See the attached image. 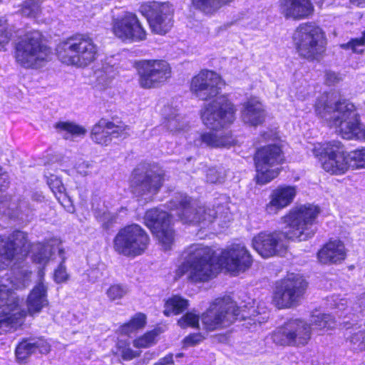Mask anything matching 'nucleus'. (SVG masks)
<instances>
[{
    "instance_id": "nucleus-2",
    "label": "nucleus",
    "mask_w": 365,
    "mask_h": 365,
    "mask_svg": "<svg viewBox=\"0 0 365 365\" xmlns=\"http://www.w3.org/2000/svg\"><path fill=\"white\" fill-rule=\"evenodd\" d=\"M235 108L226 96H220L212 101L205 103L201 109V118L210 131L199 134L194 140L196 146L212 148L230 146L234 139L228 133L220 130L235 119Z\"/></svg>"
},
{
    "instance_id": "nucleus-23",
    "label": "nucleus",
    "mask_w": 365,
    "mask_h": 365,
    "mask_svg": "<svg viewBox=\"0 0 365 365\" xmlns=\"http://www.w3.org/2000/svg\"><path fill=\"white\" fill-rule=\"evenodd\" d=\"M220 261L230 272H244L252 262L248 250L241 245H234L230 249L224 250L221 254Z\"/></svg>"
},
{
    "instance_id": "nucleus-17",
    "label": "nucleus",
    "mask_w": 365,
    "mask_h": 365,
    "mask_svg": "<svg viewBox=\"0 0 365 365\" xmlns=\"http://www.w3.org/2000/svg\"><path fill=\"white\" fill-rule=\"evenodd\" d=\"M171 203L178 210V215L183 223L197 224L204 221L211 222L217 215L213 207L200 205L183 194H178Z\"/></svg>"
},
{
    "instance_id": "nucleus-35",
    "label": "nucleus",
    "mask_w": 365,
    "mask_h": 365,
    "mask_svg": "<svg viewBox=\"0 0 365 365\" xmlns=\"http://www.w3.org/2000/svg\"><path fill=\"white\" fill-rule=\"evenodd\" d=\"M187 307L188 301L187 299L175 295L167 300L163 313L167 317L171 314H178L185 311Z\"/></svg>"
},
{
    "instance_id": "nucleus-57",
    "label": "nucleus",
    "mask_w": 365,
    "mask_h": 365,
    "mask_svg": "<svg viewBox=\"0 0 365 365\" xmlns=\"http://www.w3.org/2000/svg\"><path fill=\"white\" fill-rule=\"evenodd\" d=\"M9 175L3 171V168L0 166V190H4L9 185Z\"/></svg>"
},
{
    "instance_id": "nucleus-45",
    "label": "nucleus",
    "mask_w": 365,
    "mask_h": 365,
    "mask_svg": "<svg viewBox=\"0 0 365 365\" xmlns=\"http://www.w3.org/2000/svg\"><path fill=\"white\" fill-rule=\"evenodd\" d=\"M347 339L353 344V349L356 350H363L365 349V331L356 329L353 332L349 331Z\"/></svg>"
},
{
    "instance_id": "nucleus-30",
    "label": "nucleus",
    "mask_w": 365,
    "mask_h": 365,
    "mask_svg": "<svg viewBox=\"0 0 365 365\" xmlns=\"http://www.w3.org/2000/svg\"><path fill=\"white\" fill-rule=\"evenodd\" d=\"M164 115L163 126L170 133H178L185 130L187 126V121L175 109L165 108Z\"/></svg>"
},
{
    "instance_id": "nucleus-32",
    "label": "nucleus",
    "mask_w": 365,
    "mask_h": 365,
    "mask_svg": "<svg viewBox=\"0 0 365 365\" xmlns=\"http://www.w3.org/2000/svg\"><path fill=\"white\" fill-rule=\"evenodd\" d=\"M55 127L62 133L63 137L66 140H73L77 137H83L86 133L85 128L71 122H59L56 124Z\"/></svg>"
},
{
    "instance_id": "nucleus-50",
    "label": "nucleus",
    "mask_w": 365,
    "mask_h": 365,
    "mask_svg": "<svg viewBox=\"0 0 365 365\" xmlns=\"http://www.w3.org/2000/svg\"><path fill=\"white\" fill-rule=\"evenodd\" d=\"M120 354L123 360L130 361L140 356V352L133 351L130 347L128 346H118Z\"/></svg>"
},
{
    "instance_id": "nucleus-56",
    "label": "nucleus",
    "mask_w": 365,
    "mask_h": 365,
    "mask_svg": "<svg viewBox=\"0 0 365 365\" xmlns=\"http://www.w3.org/2000/svg\"><path fill=\"white\" fill-rule=\"evenodd\" d=\"M17 209L20 212L28 215L29 210H35V207L34 205H31L27 201L23 200L19 202Z\"/></svg>"
},
{
    "instance_id": "nucleus-1",
    "label": "nucleus",
    "mask_w": 365,
    "mask_h": 365,
    "mask_svg": "<svg viewBox=\"0 0 365 365\" xmlns=\"http://www.w3.org/2000/svg\"><path fill=\"white\" fill-rule=\"evenodd\" d=\"M319 213V207L311 204L292 209L283 217L289 230L260 232L252 238L253 248L264 258L284 255L288 240L306 241L314 235L317 230L314 222Z\"/></svg>"
},
{
    "instance_id": "nucleus-36",
    "label": "nucleus",
    "mask_w": 365,
    "mask_h": 365,
    "mask_svg": "<svg viewBox=\"0 0 365 365\" xmlns=\"http://www.w3.org/2000/svg\"><path fill=\"white\" fill-rule=\"evenodd\" d=\"M311 322L318 330H328L336 324V320L331 315L322 313L312 314Z\"/></svg>"
},
{
    "instance_id": "nucleus-54",
    "label": "nucleus",
    "mask_w": 365,
    "mask_h": 365,
    "mask_svg": "<svg viewBox=\"0 0 365 365\" xmlns=\"http://www.w3.org/2000/svg\"><path fill=\"white\" fill-rule=\"evenodd\" d=\"M68 274L66 271V267L63 264H60L55 270L54 279L56 282L61 283L66 280Z\"/></svg>"
},
{
    "instance_id": "nucleus-46",
    "label": "nucleus",
    "mask_w": 365,
    "mask_h": 365,
    "mask_svg": "<svg viewBox=\"0 0 365 365\" xmlns=\"http://www.w3.org/2000/svg\"><path fill=\"white\" fill-rule=\"evenodd\" d=\"M199 315L193 312H187L178 321V324L182 329L199 327Z\"/></svg>"
},
{
    "instance_id": "nucleus-16",
    "label": "nucleus",
    "mask_w": 365,
    "mask_h": 365,
    "mask_svg": "<svg viewBox=\"0 0 365 365\" xmlns=\"http://www.w3.org/2000/svg\"><path fill=\"white\" fill-rule=\"evenodd\" d=\"M138 83L141 88H157L171 77L172 69L164 60H144L138 63Z\"/></svg>"
},
{
    "instance_id": "nucleus-4",
    "label": "nucleus",
    "mask_w": 365,
    "mask_h": 365,
    "mask_svg": "<svg viewBox=\"0 0 365 365\" xmlns=\"http://www.w3.org/2000/svg\"><path fill=\"white\" fill-rule=\"evenodd\" d=\"M30 251L33 260L40 264H45L54 252L51 242L30 245L26 234L21 231L14 232L8 238L0 236V269H4L15 256L19 255L21 259Z\"/></svg>"
},
{
    "instance_id": "nucleus-15",
    "label": "nucleus",
    "mask_w": 365,
    "mask_h": 365,
    "mask_svg": "<svg viewBox=\"0 0 365 365\" xmlns=\"http://www.w3.org/2000/svg\"><path fill=\"white\" fill-rule=\"evenodd\" d=\"M24 314L19 307L14 293L6 285H0V333L11 332L23 323Z\"/></svg>"
},
{
    "instance_id": "nucleus-43",
    "label": "nucleus",
    "mask_w": 365,
    "mask_h": 365,
    "mask_svg": "<svg viewBox=\"0 0 365 365\" xmlns=\"http://www.w3.org/2000/svg\"><path fill=\"white\" fill-rule=\"evenodd\" d=\"M96 219L104 230H108L116 222L118 213L108 211H98L96 215Z\"/></svg>"
},
{
    "instance_id": "nucleus-64",
    "label": "nucleus",
    "mask_w": 365,
    "mask_h": 365,
    "mask_svg": "<svg viewBox=\"0 0 365 365\" xmlns=\"http://www.w3.org/2000/svg\"><path fill=\"white\" fill-rule=\"evenodd\" d=\"M123 210H126L125 208H123V207H121L120 210V211H123Z\"/></svg>"
},
{
    "instance_id": "nucleus-49",
    "label": "nucleus",
    "mask_w": 365,
    "mask_h": 365,
    "mask_svg": "<svg viewBox=\"0 0 365 365\" xmlns=\"http://www.w3.org/2000/svg\"><path fill=\"white\" fill-rule=\"evenodd\" d=\"M11 36V32L9 30L6 22L0 21V50L9 42Z\"/></svg>"
},
{
    "instance_id": "nucleus-39",
    "label": "nucleus",
    "mask_w": 365,
    "mask_h": 365,
    "mask_svg": "<svg viewBox=\"0 0 365 365\" xmlns=\"http://www.w3.org/2000/svg\"><path fill=\"white\" fill-rule=\"evenodd\" d=\"M106 127L108 128L111 140L113 138H125L128 134V128L124 123L116 124L113 121L106 120Z\"/></svg>"
},
{
    "instance_id": "nucleus-40",
    "label": "nucleus",
    "mask_w": 365,
    "mask_h": 365,
    "mask_svg": "<svg viewBox=\"0 0 365 365\" xmlns=\"http://www.w3.org/2000/svg\"><path fill=\"white\" fill-rule=\"evenodd\" d=\"M128 287L123 284H111L106 291V294L111 302L121 299L128 293Z\"/></svg>"
},
{
    "instance_id": "nucleus-9",
    "label": "nucleus",
    "mask_w": 365,
    "mask_h": 365,
    "mask_svg": "<svg viewBox=\"0 0 365 365\" xmlns=\"http://www.w3.org/2000/svg\"><path fill=\"white\" fill-rule=\"evenodd\" d=\"M310 150L319 159L322 168L327 173L341 175L350 168L348 152L340 141L314 143Z\"/></svg>"
},
{
    "instance_id": "nucleus-38",
    "label": "nucleus",
    "mask_w": 365,
    "mask_h": 365,
    "mask_svg": "<svg viewBox=\"0 0 365 365\" xmlns=\"http://www.w3.org/2000/svg\"><path fill=\"white\" fill-rule=\"evenodd\" d=\"M146 323V317L142 313L137 314L128 323L121 326V331L125 334H129L133 331L143 328Z\"/></svg>"
},
{
    "instance_id": "nucleus-37",
    "label": "nucleus",
    "mask_w": 365,
    "mask_h": 365,
    "mask_svg": "<svg viewBox=\"0 0 365 365\" xmlns=\"http://www.w3.org/2000/svg\"><path fill=\"white\" fill-rule=\"evenodd\" d=\"M116 74V68L106 62L103 63L101 68L96 72L98 83L103 86H107Z\"/></svg>"
},
{
    "instance_id": "nucleus-62",
    "label": "nucleus",
    "mask_w": 365,
    "mask_h": 365,
    "mask_svg": "<svg viewBox=\"0 0 365 365\" xmlns=\"http://www.w3.org/2000/svg\"><path fill=\"white\" fill-rule=\"evenodd\" d=\"M351 3L361 8L365 7V0H350Z\"/></svg>"
},
{
    "instance_id": "nucleus-28",
    "label": "nucleus",
    "mask_w": 365,
    "mask_h": 365,
    "mask_svg": "<svg viewBox=\"0 0 365 365\" xmlns=\"http://www.w3.org/2000/svg\"><path fill=\"white\" fill-rule=\"evenodd\" d=\"M38 351L41 354H48L50 346L43 339H26L19 344L16 349V355L19 359L24 360L31 354Z\"/></svg>"
},
{
    "instance_id": "nucleus-20",
    "label": "nucleus",
    "mask_w": 365,
    "mask_h": 365,
    "mask_svg": "<svg viewBox=\"0 0 365 365\" xmlns=\"http://www.w3.org/2000/svg\"><path fill=\"white\" fill-rule=\"evenodd\" d=\"M307 287V283L301 277H289L276 287L273 303L278 308L296 306L303 297Z\"/></svg>"
},
{
    "instance_id": "nucleus-34",
    "label": "nucleus",
    "mask_w": 365,
    "mask_h": 365,
    "mask_svg": "<svg viewBox=\"0 0 365 365\" xmlns=\"http://www.w3.org/2000/svg\"><path fill=\"white\" fill-rule=\"evenodd\" d=\"M106 125V119H101L91 130L92 140L102 145H108L112 141Z\"/></svg>"
},
{
    "instance_id": "nucleus-31",
    "label": "nucleus",
    "mask_w": 365,
    "mask_h": 365,
    "mask_svg": "<svg viewBox=\"0 0 365 365\" xmlns=\"http://www.w3.org/2000/svg\"><path fill=\"white\" fill-rule=\"evenodd\" d=\"M233 0H191L192 6L205 14H212Z\"/></svg>"
},
{
    "instance_id": "nucleus-21",
    "label": "nucleus",
    "mask_w": 365,
    "mask_h": 365,
    "mask_svg": "<svg viewBox=\"0 0 365 365\" xmlns=\"http://www.w3.org/2000/svg\"><path fill=\"white\" fill-rule=\"evenodd\" d=\"M144 220L145 225L156 235L163 249L170 250L174 241L170 215L165 211L153 208L146 212Z\"/></svg>"
},
{
    "instance_id": "nucleus-29",
    "label": "nucleus",
    "mask_w": 365,
    "mask_h": 365,
    "mask_svg": "<svg viewBox=\"0 0 365 365\" xmlns=\"http://www.w3.org/2000/svg\"><path fill=\"white\" fill-rule=\"evenodd\" d=\"M26 304L31 314L38 313L48 305L47 287L42 282L34 287L28 296Z\"/></svg>"
},
{
    "instance_id": "nucleus-44",
    "label": "nucleus",
    "mask_w": 365,
    "mask_h": 365,
    "mask_svg": "<svg viewBox=\"0 0 365 365\" xmlns=\"http://www.w3.org/2000/svg\"><path fill=\"white\" fill-rule=\"evenodd\" d=\"M41 12V4L38 0H26L21 7L22 15L36 17Z\"/></svg>"
},
{
    "instance_id": "nucleus-12",
    "label": "nucleus",
    "mask_w": 365,
    "mask_h": 365,
    "mask_svg": "<svg viewBox=\"0 0 365 365\" xmlns=\"http://www.w3.org/2000/svg\"><path fill=\"white\" fill-rule=\"evenodd\" d=\"M149 237L138 225L132 224L120 229L113 240V248L120 255L135 257L147 249Z\"/></svg>"
},
{
    "instance_id": "nucleus-42",
    "label": "nucleus",
    "mask_w": 365,
    "mask_h": 365,
    "mask_svg": "<svg viewBox=\"0 0 365 365\" xmlns=\"http://www.w3.org/2000/svg\"><path fill=\"white\" fill-rule=\"evenodd\" d=\"M158 329H153L147 332L141 337L133 341V346L136 348H147L155 342V338L159 334Z\"/></svg>"
},
{
    "instance_id": "nucleus-6",
    "label": "nucleus",
    "mask_w": 365,
    "mask_h": 365,
    "mask_svg": "<svg viewBox=\"0 0 365 365\" xmlns=\"http://www.w3.org/2000/svg\"><path fill=\"white\" fill-rule=\"evenodd\" d=\"M58 58L66 65L86 67L98 55V47L86 34H78L61 42L56 48Z\"/></svg>"
},
{
    "instance_id": "nucleus-24",
    "label": "nucleus",
    "mask_w": 365,
    "mask_h": 365,
    "mask_svg": "<svg viewBox=\"0 0 365 365\" xmlns=\"http://www.w3.org/2000/svg\"><path fill=\"white\" fill-rule=\"evenodd\" d=\"M297 194L294 186H279L274 189L269 195V202L265 206V211L269 215H276L283 208L290 205Z\"/></svg>"
},
{
    "instance_id": "nucleus-5",
    "label": "nucleus",
    "mask_w": 365,
    "mask_h": 365,
    "mask_svg": "<svg viewBox=\"0 0 365 365\" xmlns=\"http://www.w3.org/2000/svg\"><path fill=\"white\" fill-rule=\"evenodd\" d=\"M184 262L178 269V274H187L192 282H205L215 276L214 255L212 248L202 244H193L185 251Z\"/></svg>"
},
{
    "instance_id": "nucleus-55",
    "label": "nucleus",
    "mask_w": 365,
    "mask_h": 365,
    "mask_svg": "<svg viewBox=\"0 0 365 365\" xmlns=\"http://www.w3.org/2000/svg\"><path fill=\"white\" fill-rule=\"evenodd\" d=\"M203 339V336L200 333L192 334L185 338L184 343L187 346H194L202 341Z\"/></svg>"
},
{
    "instance_id": "nucleus-58",
    "label": "nucleus",
    "mask_w": 365,
    "mask_h": 365,
    "mask_svg": "<svg viewBox=\"0 0 365 365\" xmlns=\"http://www.w3.org/2000/svg\"><path fill=\"white\" fill-rule=\"evenodd\" d=\"M340 81V78L338 75L331 71L327 72L326 73V82L329 85L334 84Z\"/></svg>"
},
{
    "instance_id": "nucleus-51",
    "label": "nucleus",
    "mask_w": 365,
    "mask_h": 365,
    "mask_svg": "<svg viewBox=\"0 0 365 365\" xmlns=\"http://www.w3.org/2000/svg\"><path fill=\"white\" fill-rule=\"evenodd\" d=\"M330 307L340 312L345 311L347 308V300L339 296H333L330 298Z\"/></svg>"
},
{
    "instance_id": "nucleus-59",
    "label": "nucleus",
    "mask_w": 365,
    "mask_h": 365,
    "mask_svg": "<svg viewBox=\"0 0 365 365\" xmlns=\"http://www.w3.org/2000/svg\"><path fill=\"white\" fill-rule=\"evenodd\" d=\"M173 354H170L159 359L154 365H170L173 364Z\"/></svg>"
},
{
    "instance_id": "nucleus-3",
    "label": "nucleus",
    "mask_w": 365,
    "mask_h": 365,
    "mask_svg": "<svg viewBox=\"0 0 365 365\" xmlns=\"http://www.w3.org/2000/svg\"><path fill=\"white\" fill-rule=\"evenodd\" d=\"M315 111L330 127L335 128L343 138L365 139V128L360 123L354 105L345 99L322 96L315 105Z\"/></svg>"
},
{
    "instance_id": "nucleus-60",
    "label": "nucleus",
    "mask_w": 365,
    "mask_h": 365,
    "mask_svg": "<svg viewBox=\"0 0 365 365\" xmlns=\"http://www.w3.org/2000/svg\"><path fill=\"white\" fill-rule=\"evenodd\" d=\"M356 304L359 307V309H356V311L365 312V292L359 296Z\"/></svg>"
},
{
    "instance_id": "nucleus-18",
    "label": "nucleus",
    "mask_w": 365,
    "mask_h": 365,
    "mask_svg": "<svg viewBox=\"0 0 365 365\" xmlns=\"http://www.w3.org/2000/svg\"><path fill=\"white\" fill-rule=\"evenodd\" d=\"M111 31L123 42H139L146 38V31L138 16L129 11L112 17Z\"/></svg>"
},
{
    "instance_id": "nucleus-8",
    "label": "nucleus",
    "mask_w": 365,
    "mask_h": 365,
    "mask_svg": "<svg viewBox=\"0 0 365 365\" xmlns=\"http://www.w3.org/2000/svg\"><path fill=\"white\" fill-rule=\"evenodd\" d=\"M164 171L155 164H140L134 170L131 178L133 193L138 201L153 200L163 186Z\"/></svg>"
},
{
    "instance_id": "nucleus-41",
    "label": "nucleus",
    "mask_w": 365,
    "mask_h": 365,
    "mask_svg": "<svg viewBox=\"0 0 365 365\" xmlns=\"http://www.w3.org/2000/svg\"><path fill=\"white\" fill-rule=\"evenodd\" d=\"M350 168H365V148L348 153Z\"/></svg>"
},
{
    "instance_id": "nucleus-52",
    "label": "nucleus",
    "mask_w": 365,
    "mask_h": 365,
    "mask_svg": "<svg viewBox=\"0 0 365 365\" xmlns=\"http://www.w3.org/2000/svg\"><path fill=\"white\" fill-rule=\"evenodd\" d=\"M91 167H92L91 163H90L88 161L82 160V161H79L76 164V169L79 174H81L83 176H86L91 173Z\"/></svg>"
},
{
    "instance_id": "nucleus-53",
    "label": "nucleus",
    "mask_w": 365,
    "mask_h": 365,
    "mask_svg": "<svg viewBox=\"0 0 365 365\" xmlns=\"http://www.w3.org/2000/svg\"><path fill=\"white\" fill-rule=\"evenodd\" d=\"M88 277L90 282L95 283L98 282L103 275V267H96L91 269L88 272Z\"/></svg>"
},
{
    "instance_id": "nucleus-61",
    "label": "nucleus",
    "mask_w": 365,
    "mask_h": 365,
    "mask_svg": "<svg viewBox=\"0 0 365 365\" xmlns=\"http://www.w3.org/2000/svg\"><path fill=\"white\" fill-rule=\"evenodd\" d=\"M31 200L34 202H41L44 200V197L41 192H34L32 194Z\"/></svg>"
},
{
    "instance_id": "nucleus-27",
    "label": "nucleus",
    "mask_w": 365,
    "mask_h": 365,
    "mask_svg": "<svg viewBox=\"0 0 365 365\" xmlns=\"http://www.w3.org/2000/svg\"><path fill=\"white\" fill-rule=\"evenodd\" d=\"M345 257L344 245L341 241H330L318 252V259L323 264L338 263Z\"/></svg>"
},
{
    "instance_id": "nucleus-10",
    "label": "nucleus",
    "mask_w": 365,
    "mask_h": 365,
    "mask_svg": "<svg viewBox=\"0 0 365 365\" xmlns=\"http://www.w3.org/2000/svg\"><path fill=\"white\" fill-rule=\"evenodd\" d=\"M293 41L299 55L309 60L317 58L325 51L324 33L313 23L301 24L294 31Z\"/></svg>"
},
{
    "instance_id": "nucleus-63",
    "label": "nucleus",
    "mask_w": 365,
    "mask_h": 365,
    "mask_svg": "<svg viewBox=\"0 0 365 365\" xmlns=\"http://www.w3.org/2000/svg\"><path fill=\"white\" fill-rule=\"evenodd\" d=\"M154 356V354L153 353H149V352H147L145 354V356H144V359H143V363L144 364H146L148 363L150 359H152Z\"/></svg>"
},
{
    "instance_id": "nucleus-26",
    "label": "nucleus",
    "mask_w": 365,
    "mask_h": 365,
    "mask_svg": "<svg viewBox=\"0 0 365 365\" xmlns=\"http://www.w3.org/2000/svg\"><path fill=\"white\" fill-rule=\"evenodd\" d=\"M265 116L264 106L257 98H250L242 104L241 119L244 123L257 126L264 121Z\"/></svg>"
},
{
    "instance_id": "nucleus-48",
    "label": "nucleus",
    "mask_w": 365,
    "mask_h": 365,
    "mask_svg": "<svg viewBox=\"0 0 365 365\" xmlns=\"http://www.w3.org/2000/svg\"><path fill=\"white\" fill-rule=\"evenodd\" d=\"M225 179L224 174L215 168H210L206 171V182L210 183H220Z\"/></svg>"
},
{
    "instance_id": "nucleus-33",
    "label": "nucleus",
    "mask_w": 365,
    "mask_h": 365,
    "mask_svg": "<svg viewBox=\"0 0 365 365\" xmlns=\"http://www.w3.org/2000/svg\"><path fill=\"white\" fill-rule=\"evenodd\" d=\"M45 176L47 178V183L51 188V191L55 195L58 202L64 206V201H69L67 195L65 192L66 188L61 182V180L56 176L51 173L49 171L46 172Z\"/></svg>"
},
{
    "instance_id": "nucleus-47",
    "label": "nucleus",
    "mask_w": 365,
    "mask_h": 365,
    "mask_svg": "<svg viewBox=\"0 0 365 365\" xmlns=\"http://www.w3.org/2000/svg\"><path fill=\"white\" fill-rule=\"evenodd\" d=\"M365 44V32L361 38L351 39L347 43L341 45V47L344 49H351L354 53H361L364 48Z\"/></svg>"
},
{
    "instance_id": "nucleus-13",
    "label": "nucleus",
    "mask_w": 365,
    "mask_h": 365,
    "mask_svg": "<svg viewBox=\"0 0 365 365\" xmlns=\"http://www.w3.org/2000/svg\"><path fill=\"white\" fill-rule=\"evenodd\" d=\"M284 160L279 145H269L259 148L255 155L257 183L265 185L277 178L279 173L278 166Z\"/></svg>"
},
{
    "instance_id": "nucleus-22",
    "label": "nucleus",
    "mask_w": 365,
    "mask_h": 365,
    "mask_svg": "<svg viewBox=\"0 0 365 365\" xmlns=\"http://www.w3.org/2000/svg\"><path fill=\"white\" fill-rule=\"evenodd\" d=\"M220 76L208 70H202L191 81L190 91L201 101H208L216 97L221 90Z\"/></svg>"
},
{
    "instance_id": "nucleus-7",
    "label": "nucleus",
    "mask_w": 365,
    "mask_h": 365,
    "mask_svg": "<svg viewBox=\"0 0 365 365\" xmlns=\"http://www.w3.org/2000/svg\"><path fill=\"white\" fill-rule=\"evenodd\" d=\"M51 48L43 43V36L38 31L26 34L16 43L15 58L26 68H39L50 60Z\"/></svg>"
},
{
    "instance_id": "nucleus-14",
    "label": "nucleus",
    "mask_w": 365,
    "mask_h": 365,
    "mask_svg": "<svg viewBox=\"0 0 365 365\" xmlns=\"http://www.w3.org/2000/svg\"><path fill=\"white\" fill-rule=\"evenodd\" d=\"M311 326L300 319H292L272 334L273 341L281 346H300L311 339Z\"/></svg>"
},
{
    "instance_id": "nucleus-25",
    "label": "nucleus",
    "mask_w": 365,
    "mask_h": 365,
    "mask_svg": "<svg viewBox=\"0 0 365 365\" xmlns=\"http://www.w3.org/2000/svg\"><path fill=\"white\" fill-rule=\"evenodd\" d=\"M279 10L287 19H301L312 13L313 6L309 0H279Z\"/></svg>"
},
{
    "instance_id": "nucleus-19",
    "label": "nucleus",
    "mask_w": 365,
    "mask_h": 365,
    "mask_svg": "<svg viewBox=\"0 0 365 365\" xmlns=\"http://www.w3.org/2000/svg\"><path fill=\"white\" fill-rule=\"evenodd\" d=\"M140 11L147 19L155 34H165L173 26V9L168 2L152 1L143 4L140 6Z\"/></svg>"
},
{
    "instance_id": "nucleus-11",
    "label": "nucleus",
    "mask_w": 365,
    "mask_h": 365,
    "mask_svg": "<svg viewBox=\"0 0 365 365\" xmlns=\"http://www.w3.org/2000/svg\"><path fill=\"white\" fill-rule=\"evenodd\" d=\"M240 316V311L230 297L216 299L202 314L204 328L209 331L230 326Z\"/></svg>"
}]
</instances>
